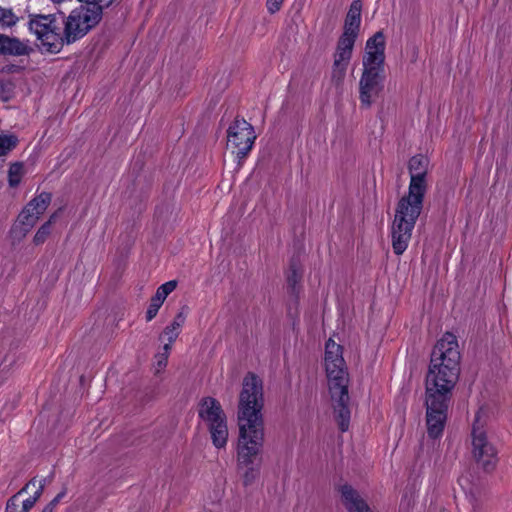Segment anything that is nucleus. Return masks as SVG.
Wrapping results in <instances>:
<instances>
[{"label": "nucleus", "instance_id": "1", "mask_svg": "<svg viewBox=\"0 0 512 512\" xmlns=\"http://www.w3.org/2000/svg\"><path fill=\"white\" fill-rule=\"evenodd\" d=\"M264 406L262 380L254 373L243 379L239 396L237 422L239 435L236 446L238 466L254 465L264 445Z\"/></svg>", "mask_w": 512, "mask_h": 512}, {"label": "nucleus", "instance_id": "2", "mask_svg": "<svg viewBox=\"0 0 512 512\" xmlns=\"http://www.w3.org/2000/svg\"><path fill=\"white\" fill-rule=\"evenodd\" d=\"M460 372L458 341L452 333H445L435 345L426 377V395L447 397L454 388Z\"/></svg>", "mask_w": 512, "mask_h": 512}, {"label": "nucleus", "instance_id": "3", "mask_svg": "<svg viewBox=\"0 0 512 512\" xmlns=\"http://www.w3.org/2000/svg\"><path fill=\"white\" fill-rule=\"evenodd\" d=\"M342 350L341 345L331 338L328 339L325 344L324 364L335 419L340 430L345 432L349 428L351 412L349 409L348 372Z\"/></svg>", "mask_w": 512, "mask_h": 512}, {"label": "nucleus", "instance_id": "4", "mask_svg": "<svg viewBox=\"0 0 512 512\" xmlns=\"http://www.w3.org/2000/svg\"><path fill=\"white\" fill-rule=\"evenodd\" d=\"M426 192L409 189L396 207L394 220L391 226L392 248L396 255H401L407 249L411 240L416 221L423 208Z\"/></svg>", "mask_w": 512, "mask_h": 512}, {"label": "nucleus", "instance_id": "5", "mask_svg": "<svg viewBox=\"0 0 512 512\" xmlns=\"http://www.w3.org/2000/svg\"><path fill=\"white\" fill-rule=\"evenodd\" d=\"M112 0H93L86 6L72 10L64 19L65 44H71L85 36L90 29L99 23L103 10L112 5Z\"/></svg>", "mask_w": 512, "mask_h": 512}, {"label": "nucleus", "instance_id": "6", "mask_svg": "<svg viewBox=\"0 0 512 512\" xmlns=\"http://www.w3.org/2000/svg\"><path fill=\"white\" fill-rule=\"evenodd\" d=\"M64 17L56 14H34L27 23L30 33L35 35L41 47L51 53L59 52L65 45Z\"/></svg>", "mask_w": 512, "mask_h": 512}, {"label": "nucleus", "instance_id": "7", "mask_svg": "<svg viewBox=\"0 0 512 512\" xmlns=\"http://www.w3.org/2000/svg\"><path fill=\"white\" fill-rule=\"evenodd\" d=\"M198 416L206 424L213 445L225 448L228 441L227 417L220 402L213 397H204L198 405Z\"/></svg>", "mask_w": 512, "mask_h": 512}, {"label": "nucleus", "instance_id": "8", "mask_svg": "<svg viewBox=\"0 0 512 512\" xmlns=\"http://www.w3.org/2000/svg\"><path fill=\"white\" fill-rule=\"evenodd\" d=\"M487 411L480 408L475 415L471 432L472 455L475 461L485 470H491L497 462V452L493 444L488 440L485 425Z\"/></svg>", "mask_w": 512, "mask_h": 512}, {"label": "nucleus", "instance_id": "9", "mask_svg": "<svg viewBox=\"0 0 512 512\" xmlns=\"http://www.w3.org/2000/svg\"><path fill=\"white\" fill-rule=\"evenodd\" d=\"M255 139L253 126L245 119H235L227 131V148L240 162L251 151Z\"/></svg>", "mask_w": 512, "mask_h": 512}, {"label": "nucleus", "instance_id": "10", "mask_svg": "<svg viewBox=\"0 0 512 512\" xmlns=\"http://www.w3.org/2000/svg\"><path fill=\"white\" fill-rule=\"evenodd\" d=\"M45 479H31L20 491L9 498L5 512H29L41 497Z\"/></svg>", "mask_w": 512, "mask_h": 512}, {"label": "nucleus", "instance_id": "11", "mask_svg": "<svg viewBox=\"0 0 512 512\" xmlns=\"http://www.w3.org/2000/svg\"><path fill=\"white\" fill-rule=\"evenodd\" d=\"M449 398L435 395H426V424L430 438H438L442 435L448 410Z\"/></svg>", "mask_w": 512, "mask_h": 512}, {"label": "nucleus", "instance_id": "12", "mask_svg": "<svg viewBox=\"0 0 512 512\" xmlns=\"http://www.w3.org/2000/svg\"><path fill=\"white\" fill-rule=\"evenodd\" d=\"M384 71L363 69L359 80V100L361 107L369 109L383 90Z\"/></svg>", "mask_w": 512, "mask_h": 512}, {"label": "nucleus", "instance_id": "13", "mask_svg": "<svg viewBox=\"0 0 512 512\" xmlns=\"http://www.w3.org/2000/svg\"><path fill=\"white\" fill-rule=\"evenodd\" d=\"M386 41L382 31L368 38L362 58L363 69L384 70Z\"/></svg>", "mask_w": 512, "mask_h": 512}, {"label": "nucleus", "instance_id": "14", "mask_svg": "<svg viewBox=\"0 0 512 512\" xmlns=\"http://www.w3.org/2000/svg\"><path fill=\"white\" fill-rule=\"evenodd\" d=\"M356 39V37L342 34L337 42L331 76L337 84L341 83L345 77Z\"/></svg>", "mask_w": 512, "mask_h": 512}, {"label": "nucleus", "instance_id": "15", "mask_svg": "<svg viewBox=\"0 0 512 512\" xmlns=\"http://www.w3.org/2000/svg\"><path fill=\"white\" fill-rule=\"evenodd\" d=\"M356 39V37L342 34L337 42L331 76L337 84L341 83L345 77Z\"/></svg>", "mask_w": 512, "mask_h": 512}, {"label": "nucleus", "instance_id": "16", "mask_svg": "<svg viewBox=\"0 0 512 512\" xmlns=\"http://www.w3.org/2000/svg\"><path fill=\"white\" fill-rule=\"evenodd\" d=\"M52 199L51 193L42 192L34 197L18 216L23 235L28 233L36 224L39 217L46 211Z\"/></svg>", "mask_w": 512, "mask_h": 512}, {"label": "nucleus", "instance_id": "17", "mask_svg": "<svg viewBox=\"0 0 512 512\" xmlns=\"http://www.w3.org/2000/svg\"><path fill=\"white\" fill-rule=\"evenodd\" d=\"M428 160L422 155L413 156L409 161L410 183L409 189L426 192V174Z\"/></svg>", "mask_w": 512, "mask_h": 512}, {"label": "nucleus", "instance_id": "18", "mask_svg": "<svg viewBox=\"0 0 512 512\" xmlns=\"http://www.w3.org/2000/svg\"><path fill=\"white\" fill-rule=\"evenodd\" d=\"M342 502L348 512H373L361 495L350 485L340 488Z\"/></svg>", "mask_w": 512, "mask_h": 512}, {"label": "nucleus", "instance_id": "19", "mask_svg": "<svg viewBox=\"0 0 512 512\" xmlns=\"http://www.w3.org/2000/svg\"><path fill=\"white\" fill-rule=\"evenodd\" d=\"M32 51L28 41H21L16 37H10L0 33V55L26 56Z\"/></svg>", "mask_w": 512, "mask_h": 512}, {"label": "nucleus", "instance_id": "20", "mask_svg": "<svg viewBox=\"0 0 512 512\" xmlns=\"http://www.w3.org/2000/svg\"><path fill=\"white\" fill-rule=\"evenodd\" d=\"M176 281L171 280L164 284H162L160 287H158L155 295L152 297L150 305L146 312V319L147 321H151L158 313L160 307L164 303L166 297L174 291L176 288Z\"/></svg>", "mask_w": 512, "mask_h": 512}, {"label": "nucleus", "instance_id": "21", "mask_svg": "<svg viewBox=\"0 0 512 512\" xmlns=\"http://www.w3.org/2000/svg\"><path fill=\"white\" fill-rule=\"evenodd\" d=\"M361 10V2L359 0L353 1L345 18L343 35L358 37L361 24Z\"/></svg>", "mask_w": 512, "mask_h": 512}, {"label": "nucleus", "instance_id": "22", "mask_svg": "<svg viewBox=\"0 0 512 512\" xmlns=\"http://www.w3.org/2000/svg\"><path fill=\"white\" fill-rule=\"evenodd\" d=\"M19 22V17L12 8L0 6V29L5 30L14 27Z\"/></svg>", "mask_w": 512, "mask_h": 512}, {"label": "nucleus", "instance_id": "23", "mask_svg": "<svg viewBox=\"0 0 512 512\" xmlns=\"http://www.w3.org/2000/svg\"><path fill=\"white\" fill-rule=\"evenodd\" d=\"M24 174L23 164L16 162L11 164L8 170V182L11 187H16L21 182Z\"/></svg>", "mask_w": 512, "mask_h": 512}, {"label": "nucleus", "instance_id": "24", "mask_svg": "<svg viewBox=\"0 0 512 512\" xmlns=\"http://www.w3.org/2000/svg\"><path fill=\"white\" fill-rule=\"evenodd\" d=\"M170 350L171 349H169V344H164L162 347V351L158 352L155 355L154 369L156 374L161 373L166 368Z\"/></svg>", "mask_w": 512, "mask_h": 512}, {"label": "nucleus", "instance_id": "25", "mask_svg": "<svg viewBox=\"0 0 512 512\" xmlns=\"http://www.w3.org/2000/svg\"><path fill=\"white\" fill-rule=\"evenodd\" d=\"M57 217V214L54 213L50 216L49 220L44 223L39 229L38 231L36 232L35 236H34V243L36 245H39V244H42L45 242V240L47 239L48 235L50 234V231H51V225L52 223L55 221Z\"/></svg>", "mask_w": 512, "mask_h": 512}, {"label": "nucleus", "instance_id": "26", "mask_svg": "<svg viewBox=\"0 0 512 512\" xmlns=\"http://www.w3.org/2000/svg\"><path fill=\"white\" fill-rule=\"evenodd\" d=\"M17 144V138L11 135H0V157L7 155Z\"/></svg>", "mask_w": 512, "mask_h": 512}, {"label": "nucleus", "instance_id": "27", "mask_svg": "<svg viewBox=\"0 0 512 512\" xmlns=\"http://www.w3.org/2000/svg\"><path fill=\"white\" fill-rule=\"evenodd\" d=\"M240 469H244L243 482L245 485H250L259 474V468L256 465L249 466H238Z\"/></svg>", "mask_w": 512, "mask_h": 512}, {"label": "nucleus", "instance_id": "28", "mask_svg": "<svg viewBox=\"0 0 512 512\" xmlns=\"http://www.w3.org/2000/svg\"><path fill=\"white\" fill-rule=\"evenodd\" d=\"M299 271H300V268H299L298 264L295 263V262H292L290 264V267H289V270H288L287 281H288V284L293 289L295 288L296 284L301 279V274L299 273Z\"/></svg>", "mask_w": 512, "mask_h": 512}, {"label": "nucleus", "instance_id": "29", "mask_svg": "<svg viewBox=\"0 0 512 512\" xmlns=\"http://www.w3.org/2000/svg\"><path fill=\"white\" fill-rule=\"evenodd\" d=\"M179 334L174 330H171L167 326L164 328L163 332L159 336V340L164 344H169V349H171L172 344L177 339Z\"/></svg>", "mask_w": 512, "mask_h": 512}, {"label": "nucleus", "instance_id": "30", "mask_svg": "<svg viewBox=\"0 0 512 512\" xmlns=\"http://www.w3.org/2000/svg\"><path fill=\"white\" fill-rule=\"evenodd\" d=\"M185 320H186V314L183 312V311H180L176 316L175 318L173 319V321L171 322L170 325H168L167 327L170 328L171 330H174L175 332H177L178 334H180L181 332V328L182 326L184 325L185 323Z\"/></svg>", "mask_w": 512, "mask_h": 512}, {"label": "nucleus", "instance_id": "31", "mask_svg": "<svg viewBox=\"0 0 512 512\" xmlns=\"http://www.w3.org/2000/svg\"><path fill=\"white\" fill-rule=\"evenodd\" d=\"M283 3V0H267L266 6L270 13H275L279 11L281 5Z\"/></svg>", "mask_w": 512, "mask_h": 512}, {"label": "nucleus", "instance_id": "32", "mask_svg": "<svg viewBox=\"0 0 512 512\" xmlns=\"http://www.w3.org/2000/svg\"><path fill=\"white\" fill-rule=\"evenodd\" d=\"M407 55L411 62L415 63L419 57V49L417 46L412 45L407 47Z\"/></svg>", "mask_w": 512, "mask_h": 512}, {"label": "nucleus", "instance_id": "33", "mask_svg": "<svg viewBox=\"0 0 512 512\" xmlns=\"http://www.w3.org/2000/svg\"><path fill=\"white\" fill-rule=\"evenodd\" d=\"M65 492H60L52 501L49 502V504L46 506L54 511L57 504L60 502V500L64 497Z\"/></svg>", "mask_w": 512, "mask_h": 512}, {"label": "nucleus", "instance_id": "34", "mask_svg": "<svg viewBox=\"0 0 512 512\" xmlns=\"http://www.w3.org/2000/svg\"><path fill=\"white\" fill-rule=\"evenodd\" d=\"M42 512H54L53 510H51L50 508L48 507H45Z\"/></svg>", "mask_w": 512, "mask_h": 512}]
</instances>
